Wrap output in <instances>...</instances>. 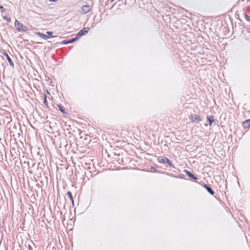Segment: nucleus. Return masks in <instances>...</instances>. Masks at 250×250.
<instances>
[{"label": "nucleus", "instance_id": "obj_6", "mask_svg": "<svg viewBox=\"0 0 250 250\" xmlns=\"http://www.w3.org/2000/svg\"><path fill=\"white\" fill-rule=\"evenodd\" d=\"M37 34L38 35V36L39 37H40L41 38H42V39H43L44 40H46L48 39L53 38L56 37V36H47L44 35V34H42V33H41L40 32H38L37 33Z\"/></svg>", "mask_w": 250, "mask_h": 250}, {"label": "nucleus", "instance_id": "obj_21", "mask_svg": "<svg viewBox=\"0 0 250 250\" xmlns=\"http://www.w3.org/2000/svg\"><path fill=\"white\" fill-rule=\"evenodd\" d=\"M46 94H49V92L47 90H46Z\"/></svg>", "mask_w": 250, "mask_h": 250}, {"label": "nucleus", "instance_id": "obj_5", "mask_svg": "<svg viewBox=\"0 0 250 250\" xmlns=\"http://www.w3.org/2000/svg\"><path fill=\"white\" fill-rule=\"evenodd\" d=\"M189 119L192 123H194L195 122H200L201 121V117L197 115H195L194 116H191L189 117Z\"/></svg>", "mask_w": 250, "mask_h": 250}, {"label": "nucleus", "instance_id": "obj_16", "mask_svg": "<svg viewBox=\"0 0 250 250\" xmlns=\"http://www.w3.org/2000/svg\"><path fill=\"white\" fill-rule=\"evenodd\" d=\"M46 34L48 35L47 36H52V32H50V31H47L46 32Z\"/></svg>", "mask_w": 250, "mask_h": 250}, {"label": "nucleus", "instance_id": "obj_18", "mask_svg": "<svg viewBox=\"0 0 250 250\" xmlns=\"http://www.w3.org/2000/svg\"><path fill=\"white\" fill-rule=\"evenodd\" d=\"M28 249H29V250H32V248L30 245L28 246Z\"/></svg>", "mask_w": 250, "mask_h": 250}, {"label": "nucleus", "instance_id": "obj_20", "mask_svg": "<svg viewBox=\"0 0 250 250\" xmlns=\"http://www.w3.org/2000/svg\"><path fill=\"white\" fill-rule=\"evenodd\" d=\"M57 0H49L50 1H56Z\"/></svg>", "mask_w": 250, "mask_h": 250}, {"label": "nucleus", "instance_id": "obj_15", "mask_svg": "<svg viewBox=\"0 0 250 250\" xmlns=\"http://www.w3.org/2000/svg\"><path fill=\"white\" fill-rule=\"evenodd\" d=\"M58 106L59 108V110L62 112V113H64V111L63 109V108L60 105H58Z\"/></svg>", "mask_w": 250, "mask_h": 250}, {"label": "nucleus", "instance_id": "obj_10", "mask_svg": "<svg viewBox=\"0 0 250 250\" xmlns=\"http://www.w3.org/2000/svg\"><path fill=\"white\" fill-rule=\"evenodd\" d=\"M207 119L208 121V123H209V125L210 126H211V125H212V123H213V122H215V120H214V117H213V116H209V117H208L207 118Z\"/></svg>", "mask_w": 250, "mask_h": 250}, {"label": "nucleus", "instance_id": "obj_7", "mask_svg": "<svg viewBox=\"0 0 250 250\" xmlns=\"http://www.w3.org/2000/svg\"><path fill=\"white\" fill-rule=\"evenodd\" d=\"M3 54L6 57L8 62L9 63V64L11 66H12V67H13L14 66V63H13L12 61L11 60V59H10V58L8 55V54L5 52H4L3 53Z\"/></svg>", "mask_w": 250, "mask_h": 250}, {"label": "nucleus", "instance_id": "obj_17", "mask_svg": "<svg viewBox=\"0 0 250 250\" xmlns=\"http://www.w3.org/2000/svg\"><path fill=\"white\" fill-rule=\"evenodd\" d=\"M44 103L45 104H46V97L45 95L44 96Z\"/></svg>", "mask_w": 250, "mask_h": 250}, {"label": "nucleus", "instance_id": "obj_4", "mask_svg": "<svg viewBox=\"0 0 250 250\" xmlns=\"http://www.w3.org/2000/svg\"><path fill=\"white\" fill-rule=\"evenodd\" d=\"M91 11V7L88 5H85L82 7V13L85 14Z\"/></svg>", "mask_w": 250, "mask_h": 250}, {"label": "nucleus", "instance_id": "obj_14", "mask_svg": "<svg viewBox=\"0 0 250 250\" xmlns=\"http://www.w3.org/2000/svg\"><path fill=\"white\" fill-rule=\"evenodd\" d=\"M244 15H245V17L246 20L247 21H250V17L246 13H245Z\"/></svg>", "mask_w": 250, "mask_h": 250}, {"label": "nucleus", "instance_id": "obj_13", "mask_svg": "<svg viewBox=\"0 0 250 250\" xmlns=\"http://www.w3.org/2000/svg\"><path fill=\"white\" fill-rule=\"evenodd\" d=\"M78 38L77 37V36H76V38H73V39L69 40L68 41H67V43H68L69 44L72 43L74 42H75L76 41H77Z\"/></svg>", "mask_w": 250, "mask_h": 250}, {"label": "nucleus", "instance_id": "obj_1", "mask_svg": "<svg viewBox=\"0 0 250 250\" xmlns=\"http://www.w3.org/2000/svg\"><path fill=\"white\" fill-rule=\"evenodd\" d=\"M14 25L18 31H19L20 32H26V29L25 27H24L22 24L20 23L17 20H16L15 21Z\"/></svg>", "mask_w": 250, "mask_h": 250}, {"label": "nucleus", "instance_id": "obj_8", "mask_svg": "<svg viewBox=\"0 0 250 250\" xmlns=\"http://www.w3.org/2000/svg\"><path fill=\"white\" fill-rule=\"evenodd\" d=\"M184 172L191 178L194 179V180H197V178L195 176H194V175L193 174H192L190 171L187 170H184Z\"/></svg>", "mask_w": 250, "mask_h": 250}, {"label": "nucleus", "instance_id": "obj_2", "mask_svg": "<svg viewBox=\"0 0 250 250\" xmlns=\"http://www.w3.org/2000/svg\"><path fill=\"white\" fill-rule=\"evenodd\" d=\"M158 161L160 163H167L169 166L173 167V166L170 161L167 158L164 157H159L157 159Z\"/></svg>", "mask_w": 250, "mask_h": 250}, {"label": "nucleus", "instance_id": "obj_22", "mask_svg": "<svg viewBox=\"0 0 250 250\" xmlns=\"http://www.w3.org/2000/svg\"><path fill=\"white\" fill-rule=\"evenodd\" d=\"M249 32L250 33V28L249 29Z\"/></svg>", "mask_w": 250, "mask_h": 250}, {"label": "nucleus", "instance_id": "obj_9", "mask_svg": "<svg viewBox=\"0 0 250 250\" xmlns=\"http://www.w3.org/2000/svg\"><path fill=\"white\" fill-rule=\"evenodd\" d=\"M243 125L244 128H249L250 127V119L247 120L243 123Z\"/></svg>", "mask_w": 250, "mask_h": 250}, {"label": "nucleus", "instance_id": "obj_3", "mask_svg": "<svg viewBox=\"0 0 250 250\" xmlns=\"http://www.w3.org/2000/svg\"><path fill=\"white\" fill-rule=\"evenodd\" d=\"M90 28L89 27H85L83 28L82 30L80 31L77 34V37L78 38L82 36H83L85 35V34L87 33L88 31H89Z\"/></svg>", "mask_w": 250, "mask_h": 250}, {"label": "nucleus", "instance_id": "obj_19", "mask_svg": "<svg viewBox=\"0 0 250 250\" xmlns=\"http://www.w3.org/2000/svg\"><path fill=\"white\" fill-rule=\"evenodd\" d=\"M63 44H69L68 43H67V42L64 41L62 43Z\"/></svg>", "mask_w": 250, "mask_h": 250}, {"label": "nucleus", "instance_id": "obj_11", "mask_svg": "<svg viewBox=\"0 0 250 250\" xmlns=\"http://www.w3.org/2000/svg\"><path fill=\"white\" fill-rule=\"evenodd\" d=\"M67 194L70 200H71L72 205H74V200L73 199V197L72 196V194H71V192L68 191L67 192Z\"/></svg>", "mask_w": 250, "mask_h": 250}, {"label": "nucleus", "instance_id": "obj_12", "mask_svg": "<svg viewBox=\"0 0 250 250\" xmlns=\"http://www.w3.org/2000/svg\"><path fill=\"white\" fill-rule=\"evenodd\" d=\"M205 187L206 188L207 190L211 195H213L214 194V191L211 189V188L208 187L207 185H205Z\"/></svg>", "mask_w": 250, "mask_h": 250}]
</instances>
